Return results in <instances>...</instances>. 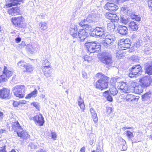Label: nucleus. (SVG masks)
<instances>
[{
	"label": "nucleus",
	"instance_id": "79ce46f5",
	"mask_svg": "<svg viewBox=\"0 0 152 152\" xmlns=\"http://www.w3.org/2000/svg\"><path fill=\"white\" fill-rule=\"evenodd\" d=\"M0 152H6L5 146L0 148ZM10 152H16V151L14 149H13Z\"/></svg>",
	"mask_w": 152,
	"mask_h": 152
},
{
	"label": "nucleus",
	"instance_id": "7ed1b4c3",
	"mask_svg": "<svg viewBox=\"0 0 152 152\" xmlns=\"http://www.w3.org/2000/svg\"><path fill=\"white\" fill-rule=\"evenodd\" d=\"M85 45L88 51L91 53L98 52L100 50L101 45L97 42L86 43Z\"/></svg>",
	"mask_w": 152,
	"mask_h": 152
},
{
	"label": "nucleus",
	"instance_id": "473e14b6",
	"mask_svg": "<svg viewBox=\"0 0 152 152\" xmlns=\"http://www.w3.org/2000/svg\"><path fill=\"white\" fill-rule=\"evenodd\" d=\"M104 96L106 98L108 101L110 102L113 101V99L109 94V92L108 91H106L104 92Z\"/></svg>",
	"mask_w": 152,
	"mask_h": 152
},
{
	"label": "nucleus",
	"instance_id": "8fccbe9b",
	"mask_svg": "<svg viewBox=\"0 0 152 152\" xmlns=\"http://www.w3.org/2000/svg\"><path fill=\"white\" fill-rule=\"evenodd\" d=\"M33 105L37 109H39V104L37 102H34L33 103Z\"/></svg>",
	"mask_w": 152,
	"mask_h": 152
},
{
	"label": "nucleus",
	"instance_id": "6e6552de",
	"mask_svg": "<svg viewBox=\"0 0 152 152\" xmlns=\"http://www.w3.org/2000/svg\"><path fill=\"white\" fill-rule=\"evenodd\" d=\"M119 78H111L110 81V83L112 84L110 85L109 90L111 94L113 96L116 95L118 92V90L115 87V85L116 83H118L117 80Z\"/></svg>",
	"mask_w": 152,
	"mask_h": 152
},
{
	"label": "nucleus",
	"instance_id": "6e6d98bb",
	"mask_svg": "<svg viewBox=\"0 0 152 152\" xmlns=\"http://www.w3.org/2000/svg\"><path fill=\"white\" fill-rule=\"evenodd\" d=\"M21 38L20 37H18L15 39L16 42L17 43H19L21 41Z\"/></svg>",
	"mask_w": 152,
	"mask_h": 152
},
{
	"label": "nucleus",
	"instance_id": "dca6fc26",
	"mask_svg": "<svg viewBox=\"0 0 152 152\" xmlns=\"http://www.w3.org/2000/svg\"><path fill=\"white\" fill-rule=\"evenodd\" d=\"M33 119L39 126H42L45 122L43 116L41 114L34 116Z\"/></svg>",
	"mask_w": 152,
	"mask_h": 152
},
{
	"label": "nucleus",
	"instance_id": "0eeeda50",
	"mask_svg": "<svg viewBox=\"0 0 152 152\" xmlns=\"http://www.w3.org/2000/svg\"><path fill=\"white\" fill-rule=\"evenodd\" d=\"M139 82L142 87L145 88L150 86L152 82V79L150 76H148L142 77L140 80Z\"/></svg>",
	"mask_w": 152,
	"mask_h": 152
},
{
	"label": "nucleus",
	"instance_id": "aec40b11",
	"mask_svg": "<svg viewBox=\"0 0 152 152\" xmlns=\"http://www.w3.org/2000/svg\"><path fill=\"white\" fill-rule=\"evenodd\" d=\"M12 71L8 70L7 68L4 66L3 71V75L1 76V77L3 79L9 78L12 76Z\"/></svg>",
	"mask_w": 152,
	"mask_h": 152
},
{
	"label": "nucleus",
	"instance_id": "4468645a",
	"mask_svg": "<svg viewBox=\"0 0 152 152\" xmlns=\"http://www.w3.org/2000/svg\"><path fill=\"white\" fill-rule=\"evenodd\" d=\"M124 99L126 101L135 103L138 101L139 97L132 94H128L124 96Z\"/></svg>",
	"mask_w": 152,
	"mask_h": 152
},
{
	"label": "nucleus",
	"instance_id": "5701e85b",
	"mask_svg": "<svg viewBox=\"0 0 152 152\" xmlns=\"http://www.w3.org/2000/svg\"><path fill=\"white\" fill-rule=\"evenodd\" d=\"M128 28L125 26L119 25L118 26L117 31L118 33L120 34L124 35L128 33Z\"/></svg>",
	"mask_w": 152,
	"mask_h": 152
},
{
	"label": "nucleus",
	"instance_id": "774afa93",
	"mask_svg": "<svg viewBox=\"0 0 152 152\" xmlns=\"http://www.w3.org/2000/svg\"><path fill=\"white\" fill-rule=\"evenodd\" d=\"M26 101H22L19 102V104H25L26 103Z\"/></svg>",
	"mask_w": 152,
	"mask_h": 152
},
{
	"label": "nucleus",
	"instance_id": "a18cd8bd",
	"mask_svg": "<svg viewBox=\"0 0 152 152\" xmlns=\"http://www.w3.org/2000/svg\"><path fill=\"white\" fill-rule=\"evenodd\" d=\"M17 65L18 66H23L24 67V65H26L24 64V62L23 61H20L19 62L18 64Z\"/></svg>",
	"mask_w": 152,
	"mask_h": 152
},
{
	"label": "nucleus",
	"instance_id": "3c124183",
	"mask_svg": "<svg viewBox=\"0 0 152 152\" xmlns=\"http://www.w3.org/2000/svg\"><path fill=\"white\" fill-rule=\"evenodd\" d=\"M148 5L149 7L152 8V0H149L148 1Z\"/></svg>",
	"mask_w": 152,
	"mask_h": 152
},
{
	"label": "nucleus",
	"instance_id": "09e8293b",
	"mask_svg": "<svg viewBox=\"0 0 152 152\" xmlns=\"http://www.w3.org/2000/svg\"><path fill=\"white\" fill-rule=\"evenodd\" d=\"M78 104H82V103H84L83 100V99L82 98L81 96H80L79 97V99H78Z\"/></svg>",
	"mask_w": 152,
	"mask_h": 152
},
{
	"label": "nucleus",
	"instance_id": "603ef678",
	"mask_svg": "<svg viewBox=\"0 0 152 152\" xmlns=\"http://www.w3.org/2000/svg\"><path fill=\"white\" fill-rule=\"evenodd\" d=\"M143 51L144 52L147 54L148 53V52L149 51V49L148 47H145V48L144 49Z\"/></svg>",
	"mask_w": 152,
	"mask_h": 152
},
{
	"label": "nucleus",
	"instance_id": "de8ad7c7",
	"mask_svg": "<svg viewBox=\"0 0 152 152\" xmlns=\"http://www.w3.org/2000/svg\"><path fill=\"white\" fill-rule=\"evenodd\" d=\"M90 57L89 56L87 55L85 56L84 58L85 61H87L88 62H89V61H90Z\"/></svg>",
	"mask_w": 152,
	"mask_h": 152
},
{
	"label": "nucleus",
	"instance_id": "c03bdc74",
	"mask_svg": "<svg viewBox=\"0 0 152 152\" xmlns=\"http://www.w3.org/2000/svg\"><path fill=\"white\" fill-rule=\"evenodd\" d=\"M51 135L52 138L54 140H56V138L57 135L54 132H51Z\"/></svg>",
	"mask_w": 152,
	"mask_h": 152
},
{
	"label": "nucleus",
	"instance_id": "5fc2aeb1",
	"mask_svg": "<svg viewBox=\"0 0 152 152\" xmlns=\"http://www.w3.org/2000/svg\"><path fill=\"white\" fill-rule=\"evenodd\" d=\"M107 112L110 114L112 111V108L110 107H108L107 108Z\"/></svg>",
	"mask_w": 152,
	"mask_h": 152
},
{
	"label": "nucleus",
	"instance_id": "680f3d73",
	"mask_svg": "<svg viewBox=\"0 0 152 152\" xmlns=\"http://www.w3.org/2000/svg\"><path fill=\"white\" fill-rule=\"evenodd\" d=\"M29 147H30L31 149L32 148L34 149H35L36 148L35 146L32 143L30 144L29 145Z\"/></svg>",
	"mask_w": 152,
	"mask_h": 152
},
{
	"label": "nucleus",
	"instance_id": "ea45409f",
	"mask_svg": "<svg viewBox=\"0 0 152 152\" xmlns=\"http://www.w3.org/2000/svg\"><path fill=\"white\" fill-rule=\"evenodd\" d=\"M132 19H135L137 21H140L141 18L139 15H134L132 16Z\"/></svg>",
	"mask_w": 152,
	"mask_h": 152
},
{
	"label": "nucleus",
	"instance_id": "a211bd4d",
	"mask_svg": "<svg viewBox=\"0 0 152 152\" xmlns=\"http://www.w3.org/2000/svg\"><path fill=\"white\" fill-rule=\"evenodd\" d=\"M104 8L108 10L115 11L118 9V7L114 4L107 2L105 5Z\"/></svg>",
	"mask_w": 152,
	"mask_h": 152
},
{
	"label": "nucleus",
	"instance_id": "338daca9",
	"mask_svg": "<svg viewBox=\"0 0 152 152\" xmlns=\"http://www.w3.org/2000/svg\"><path fill=\"white\" fill-rule=\"evenodd\" d=\"M112 1L114 2H120L121 1H123V0H112Z\"/></svg>",
	"mask_w": 152,
	"mask_h": 152
},
{
	"label": "nucleus",
	"instance_id": "49530a36",
	"mask_svg": "<svg viewBox=\"0 0 152 152\" xmlns=\"http://www.w3.org/2000/svg\"><path fill=\"white\" fill-rule=\"evenodd\" d=\"M78 105L80 107V108L83 110L85 108V106L83 103L78 104Z\"/></svg>",
	"mask_w": 152,
	"mask_h": 152
},
{
	"label": "nucleus",
	"instance_id": "f8f14e48",
	"mask_svg": "<svg viewBox=\"0 0 152 152\" xmlns=\"http://www.w3.org/2000/svg\"><path fill=\"white\" fill-rule=\"evenodd\" d=\"M120 89L124 93H129L131 92V86H128L126 83L120 82L118 83Z\"/></svg>",
	"mask_w": 152,
	"mask_h": 152
},
{
	"label": "nucleus",
	"instance_id": "1a4fd4ad",
	"mask_svg": "<svg viewBox=\"0 0 152 152\" xmlns=\"http://www.w3.org/2000/svg\"><path fill=\"white\" fill-rule=\"evenodd\" d=\"M115 39V37L113 35L110 34L107 35L105 36V39L102 42L100 45L107 48L108 45L113 42Z\"/></svg>",
	"mask_w": 152,
	"mask_h": 152
},
{
	"label": "nucleus",
	"instance_id": "c85d7f7f",
	"mask_svg": "<svg viewBox=\"0 0 152 152\" xmlns=\"http://www.w3.org/2000/svg\"><path fill=\"white\" fill-rule=\"evenodd\" d=\"M129 26L132 31H136L138 29V27L136 23L134 21H131L129 24Z\"/></svg>",
	"mask_w": 152,
	"mask_h": 152
},
{
	"label": "nucleus",
	"instance_id": "69168bd1",
	"mask_svg": "<svg viewBox=\"0 0 152 152\" xmlns=\"http://www.w3.org/2000/svg\"><path fill=\"white\" fill-rule=\"evenodd\" d=\"M86 148L85 147H82L80 150V152H85Z\"/></svg>",
	"mask_w": 152,
	"mask_h": 152
},
{
	"label": "nucleus",
	"instance_id": "2eb2a0df",
	"mask_svg": "<svg viewBox=\"0 0 152 152\" xmlns=\"http://www.w3.org/2000/svg\"><path fill=\"white\" fill-rule=\"evenodd\" d=\"M99 14L93 13L88 15L86 18V20L89 23L97 22L99 20Z\"/></svg>",
	"mask_w": 152,
	"mask_h": 152
},
{
	"label": "nucleus",
	"instance_id": "f3484780",
	"mask_svg": "<svg viewBox=\"0 0 152 152\" xmlns=\"http://www.w3.org/2000/svg\"><path fill=\"white\" fill-rule=\"evenodd\" d=\"M105 17L108 19L111 20L112 21L116 22L119 20V17L115 14L111 13L109 12L106 13Z\"/></svg>",
	"mask_w": 152,
	"mask_h": 152
},
{
	"label": "nucleus",
	"instance_id": "412c9836",
	"mask_svg": "<svg viewBox=\"0 0 152 152\" xmlns=\"http://www.w3.org/2000/svg\"><path fill=\"white\" fill-rule=\"evenodd\" d=\"M143 88L140 84V85L136 86L135 87L132 86L131 92H134L136 94H139L143 92Z\"/></svg>",
	"mask_w": 152,
	"mask_h": 152
},
{
	"label": "nucleus",
	"instance_id": "cd10ccee",
	"mask_svg": "<svg viewBox=\"0 0 152 152\" xmlns=\"http://www.w3.org/2000/svg\"><path fill=\"white\" fill-rule=\"evenodd\" d=\"M77 26H75L73 28H71L70 30V34L74 38H77Z\"/></svg>",
	"mask_w": 152,
	"mask_h": 152
},
{
	"label": "nucleus",
	"instance_id": "393cba45",
	"mask_svg": "<svg viewBox=\"0 0 152 152\" xmlns=\"http://www.w3.org/2000/svg\"><path fill=\"white\" fill-rule=\"evenodd\" d=\"M45 75L47 77H49L50 76V66H47L46 67H41Z\"/></svg>",
	"mask_w": 152,
	"mask_h": 152
},
{
	"label": "nucleus",
	"instance_id": "39448f33",
	"mask_svg": "<svg viewBox=\"0 0 152 152\" xmlns=\"http://www.w3.org/2000/svg\"><path fill=\"white\" fill-rule=\"evenodd\" d=\"M100 60L102 63L107 66H110L113 62L111 56L107 53H104L100 58Z\"/></svg>",
	"mask_w": 152,
	"mask_h": 152
},
{
	"label": "nucleus",
	"instance_id": "9b49d317",
	"mask_svg": "<svg viewBox=\"0 0 152 152\" xmlns=\"http://www.w3.org/2000/svg\"><path fill=\"white\" fill-rule=\"evenodd\" d=\"M119 47L122 48V49H125L130 47L131 46V42L129 39H122L120 40L118 43Z\"/></svg>",
	"mask_w": 152,
	"mask_h": 152
},
{
	"label": "nucleus",
	"instance_id": "e2e57ef3",
	"mask_svg": "<svg viewBox=\"0 0 152 152\" xmlns=\"http://www.w3.org/2000/svg\"><path fill=\"white\" fill-rule=\"evenodd\" d=\"M83 76V78L86 79L87 78V75L86 73L83 72L82 73Z\"/></svg>",
	"mask_w": 152,
	"mask_h": 152
},
{
	"label": "nucleus",
	"instance_id": "ddd939ff",
	"mask_svg": "<svg viewBox=\"0 0 152 152\" xmlns=\"http://www.w3.org/2000/svg\"><path fill=\"white\" fill-rule=\"evenodd\" d=\"M24 18L22 16L13 18H12L13 23L17 27H21Z\"/></svg>",
	"mask_w": 152,
	"mask_h": 152
},
{
	"label": "nucleus",
	"instance_id": "13d9d810",
	"mask_svg": "<svg viewBox=\"0 0 152 152\" xmlns=\"http://www.w3.org/2000/svg\"><path fill=\"white\" fill-rule=\"evenodd\" d=\"M127 149V147L126 145H123L122 146V150L126 151Z\"/></svg>",
	"mask_w": 152,
	"mask_h": 152
},
{
	"label": "nucleus",
	"instance_id": "052dcab7",
	"mask_svg": "<svg viewBox=\"0 0 152 152\" xmlns=\"http://www.w3.org/2000/svg\"><path fill=\"white\" fill-rule=\"evenodd\" d=\"M6 132H7L6 130L4 129H1L0 130V134L2 133H6Z\"/></svg>",
	"mask_w": 152,
	"mask_h": 152
},
{
	"label": "nucleus",
	"instance_id": "f257e3e1",
	"mask_svg": "<svg viewBox=\"0 0 152 152\" xmlns=\"http://www.w3.org/2000/svg\"><path fill=\"white\" fill-rule=\"evenodd\" d=\"M97 76L100 79L96 83V87L102 90L107 88L110 78L101 73L97 74Z\"/></svg>",
	"mask_w": 152,
	"mask_h": 152
},
{
	"label": "nucleus",
	"instance_id": "7c9ffc66",
	"mask_svg": "<svg viewBox=\"0 0 152 152\" xmlns=\"http://www.w3.org/2000/svg\"><path fill=\"white\" fill-rule=\"evenodd\" d=\"M26 48L28 51L31 53L34 52L36 50V48L31 44L28 45Z\"/></svg>",
	"mask_w": 152,
	"mask_h": 152
},
{
	"label": "nucleus",
	"instance_id": "2f4dec72",
	"mask_svg": "<svg viewBox=\"0 0 152 152\" xmlns=\"http://www.w3.org/2000/svg\"><path fill=\"white\" fill-rule=\"evenodd\" d=\"M38 91L36 89H35L30 94H28L27 96L26 97V98H30L32 97H35L37 96Z\"/></svg>",
	"mask_w": 152,
	"mask_h": 152
},
{
	"label": "nucleus",
	"instance_id": "f03ea898",
	"mask_svg": "<svg viewBox=\"0 0 152 152\" xmlns=\"http://www.w3.org/2000/svg\"><path fill=\"white\" fill-rule=\"evenodd\" d=\"M26 88L23 85H17L12 89L14 95L19 98H23L24 97V93Z\"/></svg>",
	"mask_w": 152,
	"mask_h": 152
},
{
	"label": "nucleus",
	"instance_id": "c756f323",
	"mask_svg": "<svg viewBox=\"0 0 152 152\" xmlns=\"http://www.w3.org/2000/svg\"><path fill=\"white\" fill-rule=\"evenodd\" d=\"M10 3L8 4L9 7L16 5L18 4H20L21 3L23 2V1L21 0H10Z\"/></svg>",
	"mask_w": 152,
	"mask_h": 152
},
{
	"label": "nucleus",
	"instance_id": "37998d69",
	"mask_svg": "<svg viewBox=\"0 0 152 152\" xmlns=\"http://www.w3.org/2000/svg\"><path fill=\"white\" fill-rule=\"evenodd\" d=\"M151 94L149 93H147L144 94L142 96V98L143 99H148L151 96Z\"/></svg>",
	"mask_w": 152,
	"mask_h": 152
},
{
	"label": "nucleus",
	"instance_id": "20e7f679",
	"mask_svg": "<svg viewBox=\"0 0 152 152\" xmlns=\"http://www.w3.org/2000/svg\"><path fill=\"white\" fill-rule=\"evenodd\" d=\"M13 128V129L15 128L18 136L21 138H25L28 137V134L27 132L21 128L18 121L14 123Z\"/></svg>",
	"mask_w": 152,
	"mask_h": 152
},
{
	"label": "nucleus",
	"instance_id": "bf43d9fd",
	"mask_svg": "<svg viewBox=\"0 0 152 152\" xmlns=\"http://www.w3.org/2000/svg\"><path fill=\"white\" fill-rule=\"evenodd\" d=\"M90 112L91 113L92 115H93V114L96 113L94 110L92 108H91L90 109Z\"/></svg>",
	"mask_w": 152,
	"mask_h": 152
},
{
	"label": "nucleus",
	"instance_id": "58836bf2",
	"mask_svg": "<svg viewBox=\"0 0 152 152\" xmlns=\"http://www.w3.org/2000/svg\"><path fill=\"white\" fill-rule=\"evenodd\" d=\"M126 134L129 140L131 139L134 137V135L133 133L130 132L129 131H126Z\"/></svg>",
	"mask_w": 152,
	"mask_h": 152
},
{
	"label": "nucleus",
	"instance_id": "6ab92c4d",
	"mask_svg": "<svg viewBox=\"0 0 152 152\" xmlns=\"http://www.w3.org/2000/svg\"><path fill=\"white\" fill-rule=\"evenodd\" d=\"M88 35V33L84 29H80L78 32V36L80 42L83 41Z\"/></svg>",
	"mask_w": 152,
	"mask_h": 152
},
{
	"label": "nucleus",
	"instance_id": "4c0bfd02",
	"mask_svg": "<svg viewBox=\"0 0 152 152\" xmlns=\"http://www.w3.org/2000/svg\"><path fill=\"white\" fill-rule=\"evenodd\" d=\"M42 65L41 67H46L50 66V62L47 60H43L42 62Z\"/></svg>",
	"mask_w": 152,
	"mask_h": 152
},
{
	"label": "nucleus",
	"instance_id": "423d86ee",
	"mask_svg": "<svg viewBox=\"0 0 152 152\" xmlns=\"http://www.w3.org/2000/svg\"><path fill=\"white\" fill-rule=\"evenodd\" d=\"M142 71V68L140 65H134L131 69L129 76L131 78L134 77L137 75H141Z\"/></svg>",
	"mask_w": 152,
	"mask_h": 152
},
{
	"label": "nucleus",
	"instance_id": "0e129e2a",
	"mask_svg": "<svg viewBox=\"0 0 152 152\" xmlns=\"http://www.w3.org/2000/svg\"><path fill=\"white\" fill-rule=\"evenodd\" d=\"M133 128V127H124L122 128V129L124 130H125L127 129H132Z\"/></svg>",
	"mask_w": 152,
	"mask_h": 152
},
{
	"label": "nucleus",
	"instance_id": "bb28decb",
	"mask_svg": "<svg viewBox=\"0 0 152 152\" xmlns=\"http://www.w3.org/2000/svg\"><path fill=\"white\" fill-rule=\"evenodd\" d=\"M24 67L25 69V70L23 71L25 72L31 73L34 69L33 66L28 64H26V65H24Z\"/></svg>",
	"mask_w": 152,
	"mask_h": 152
},
{
	"label": "nucleus",
	"instance_id": "a19ab883",
	"mask_svg": "<svg viewBox=\"0 0 152 152\" xmlns=\"http://www.w3.org/2000/svg\"><path fill=\"white\" fill-rule=\"evenodd\" d=\"M92 118L95 123H96L97 122L98 118L96 113H94L92 115Z\"/></svg>",
	"mask_w": 152,
	"mask_h": 152
},
{
	"label": "nucleus",
	"instance_id": "4d7b16f0",
	"mask_svg": "<svg viewBox=\"0 0 152 152\" xmlns=\"http://www.w3.org/2000/svg\"><path fill=\"white\" fill-rule=\"evenodd\" d=\"M19 104V103L16 101H14L13 104V105L15 107L18 106Z\"/></svg>",
	"mask_w": 152,
	"mask_h": 152
},
{
	"label": "nucleus",
	"instance_id": "f704fd0d",
	"mask_svg": "<svg viewBox=\"0 0 152 152\" xmlns=\"http://www.w3.org/2000/svg\"><path fill=\"white\" fill-rule=\"evenodd\" d=\"M39 26L41 30H44L48 28V24L46 22H42L39 23Z\"/></svg>",
	"mask_w": 152,
	"mask_h": 152
},
{
	"label": "nucleus",
	"instance_id": "e433bc0d",
	"mask_svg": "<svg viewBox=\"0 0 152 152\" xmlns=\"http://www.w3.org/2000/svg\"><path fill=\"white\" fill-rule=\"evenodd\" d=\"M146 71L149 75H152V63L151 65L147 67Z\"/></svg>",
	"mask_w": 152,
	"mask_h": 152
},
{
	"label": "nucleus",
	"instance_id": "4be33fe9",
	"mask_svg": "<svg viewBox=\"0 0 152 152\" xmlns=\"http://www.w3.org/2000/svg\"><path fill=\"white\" fill-rule=\"evenodd\" d=\"M9 89L3 88L0 90V98L5 99L8 97L10 94Z\"/></svg>",
	"mask_w": 152,
	"mask_h": 152
},
{
	"label": "nucleus",
	"instance_id": "c9c22d12",
	"mask_svg": "<svg viewBox=\"0 0 152 152\" xmlns=\"http://www.w3.org/2000/svg\"><path fill=\"white\" fill-rule=\"evenodd\" d=\"M120 20L122 23L125 24H127L129 22L128 19L123 15L121 16Z\"/></svg>",
	"mask_w": 152,
	"mask_h": 152
},
{
	"label": "nucleus",
	"instance_id": "a878e982",
	"mask_svg": "<svg viewBox=\"0 0 152 152\" xmlns=\"http://www.w3.org/2000/svg\"><path fill=\"white\" fill-rule=\"evenodd\" d=\"M20 10L17 8H12L9 9L8 10V13L12 15H15L18 14Z\"/></svg>",
	"mask_w": 152,
	"mask_h": 152
},
{
	"label": "nucleus",
	"instance_id": "72a5a7b5",
	"mask_svg": "<svg viewBox=\"0 0 152 152\" xmlns=\"http://www.w3.org/2000/svg\"><path fill=\"white\" fill-rule=\"evenodd\" d=\"M115 22L114 21H111L107 24L108 29L111 31H113L115 28Z\"/></svg>",
	"mask_w": 152,
	"mask_h": 152
},
{
	"label": "nucleus",
	"instance_id": "b1692460",
	"mask_svg": "<svg viewBox=\"0 0 152 152\" xmlns=\"http://www.w3.org/2000/svg\"><path fill=\"white\" fill-rule=\"evenodd\" d=\"M86 20V18L80 22L79 25L86 30L91 31L92 29V26L87 23L88 22Z\"/></svg>",
	"mask_w": 152,
	"mask_h": 152
},
{
	"label": "nucleus",
	"instance_id": "864d4df0",
	"mask_svg": "<svg viewBox=\"0 0 152 152\" xmlns=\"http://www.w3.org/2000/svg\"><path fill=\"white\" fill-rule=\"evenodd\" d=\"M137 57L135 56H131L130 58V59L132 61H136L137 60L136 59H137Z\"/></svg>",
	"mask_w": 152,
	"mask_h": 152
},
{
	"label": "nucleus",
	"instance_id": "9d476101",
	"mask_svg": "<svg viewBox=\"0 0 152 152\" xmlns=\"http://www.w3.org/2000/svg\"><path fill=\"white\" fill-rule=\"evenodd\" d=\"M104 28L97 27L93 30L91 33V35L93 37L96 36L102 37L104 34Z\"/></svg>",
	"mask_w": 152,
	"mask_h": 152
}]
</instances>
